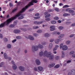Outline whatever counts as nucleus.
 Returning a JSON list of instances; mask_svg holds the SVG:
<instances>
[{"label": "nucleus", "mask_w": 75, "mask_h": 75, "mask_svg": "<svg viewBox=\"0 0 75 75\" xmlns=\"http://www.w3.org/2000/svg\"><path fill=\"white\" fill-rule=\"evenodd\" d=\"M37 32L38 33H42V30H39L37 31Z\"/></svg>", "instance_id": "obj_48"}, {"label": "nucleus", "mask_w": 75, "mask_h": 75, "mask_svg": "<svg viewBox=\"0 0 75 75\" xmlns=\"http://www.w3.org/2000/svg\"><path fill=\"white\" fill-rule=\"evenodd\" d=\"M55 59H57L58 60V59H59V56H57L55 57Z\"/></svg>", "instance_id": "obj_46"}, {"label": "nucleus", "mask_w": 75, "mask_h": 75, "mask_svg": "<svg viewBox=\"0 0 75 75\" xmlns=\"http://www.w3.org/2000/svg\"><path fill=\"white\" fill-rule=\"evenodd\" d=\"M36 63L38 65H40V61L38 59H37L35 61Z\"/></svg>", "instance_id": "obj_12"}, {"label": "nucleus", "mask_w": 75, "mask_h": 75, "mask_svg": "<svg viewBox=\"0 0 75 75\" xmlns=\"http://www.w3.org/2000/svg\"><path fill=\"white\" fill-rule=\"evenodd\" d=\"M11 22V19H8L6 21L1 24L0 25V28H3V27H5V25L8 26L9 23Z\"/></svg>", "instance_id": "obj_2"}, {"label": "nucleus", "mask_w": 75, "mask_h": 75, "mask_svg": "<svg viewBox=\"0 0 75 75\" xmlns=\"http://www.w3.org/2000/svg\"><path fill=\"white\" fill-rule=\"evenodd\" d=\"M51 55V52H48L47 51H45L43 53V56L44 57H48L50 56Z\"/></svg>", "instance_id": "obj_3"}, {"label": "nucleus", "mask_w": 75, "mask_h": 75, "mask_svg": "<svg viewBox=\"0 0 75 75\" xmlns=\"http://www.w3.org/2000/svg\"><path fill=\"white\" fill-rule=\"evenodd\" d=\"M33 35L34 37H37L38 35V34H37L36 33H33Z\"/></svg>", "instance_id": "obj_44"}, {"label": "nucleus", "mask_w": 75, "mask_h": 75, "mask_svg": "<svg viewBox=\"0 0 75 75\" xmlns=\"http://www.w3.org/2000/svg\"><path fill=\"white\" fill-rule=\"evenodd\" d=\"M64 34H63L60 35L58 37L59 38H62L64 37Z\"/></svg>", "instance_id": "obj_25"}, {"label": "nucleus", "mask_w": 75, "mask_h": 75, "mask_svg": "<svg viewBox=\"0 0 75 75\" xmlns=\"http://www.w3.org/2000/svg\"><path fill=\"white\" fill-rule=\"evenodd\" d=\"M21 32V30L18 29L15 30H14V33L15 34H18Z\"/></svg>", "instance_id": "obj_7"}, {"label": "nucleus", "mask_w": 75, "mask_h": 75, "mask_svg": "<svg viewBox=\"0 0 75 75\" xmlns=\"http://www.w3.org/2000/svg\"><path fill=\"white\" fill-rule=\"evenodd\" d=\"M71 60H68L67 61V63H71Z\"/></svg>", "instance_id": "obj_62"}, {"label": "nucleus", "mask_w": 75, "mask_h": 75, "mask_svg": "<svg viewBox=\"0 0 75 75\" xmlns=\"http://www.w3.org/2000/svg\"><path fill=\"white\" fill-rule=\"evenodd\" d=\"M24 18V16H20V17H19L18 18V20H21V19H23Z\"/></svg>", "instance_id": "obj_32"}, {"label": "nucleus", "mask_w": 75, "mask_h": 75, "mask_svg": "<svg viewBox=\"0 0 75 75\" xmlns=\"http://www.w3.org/2000/svg\"><path fill=\"white\" fill-rule=\"evenodd\" d=\"M59 30H62L64 28V27L62 26H60L58 28Z\"/></svg>", "instance_id": "obj_43"}, {"label": "nucleus", "mask_w": 75, "mask_h": 75, "mask_svg": "<svg viewBox=\"0 0 75 75\" xmlns=\"http://www.w3.org/2000/svg\"><path fill=\"white\" fill-rule=\"evenodd\" d=\"M29 39H30V40H34V38L33 36L30 35L28 36Z\"/></svg>", "instance_id": "obj_10"}, {"label": "nucleus", "mask_w": 75, "mask_h": 75, "mask_svg": "<svg viewBox=\"0 0 75 75\" xmlns=\"http://www.w3.org/2000/svg\"><path fill=\"white\" fill-rule=\"evenodd\" d=\"M39 28V27L38 26H33V29H37V28Z\"/></svg>", "instance_id": "obj_36"}, {"label": "nucleus", "mask_w": 75, "mask_h": 75, "mask_svg": "<svg viewBox=\"0 0 75 75\" xmlns=\"http://www.w3.org/2000/svg\"><path fill=\"white\" fill-rule=\"evenodd\" d=\"M55 64L54 63L52 64H49L48 66V67L49 68H52V67H54Z\"/></svg>", "instance_id": "obj_13"}, {"label": "nucleus", "mask_w": 75, "mask_h": 75, "mask_svg": "<svg viewBox=\"0 0 75 75\" xmlns=\"http://www.w3.org/2000/svg\"><path fill=\"white\" fill-rule=\"evenodd\" d=\"M54 18L55 20H59V18L57 17H55Z\"/></svg>", "instance_id": "obj_38"}, {"label": "nucleus", "mask_w": 75, "mask_h": 75, "mask_svg": "<svg viewBox=\"0 0 75 75\" xmlns=\"http://www.w3.org/2000/svg\"><path fill=\"white\" fill-rule=\"evenodd\" d=\"M4 56L5 59H8V57H7V54L6 53H5L4 54Z\"/></svg>", "instance_id": "obj_22"}, {"label": "nucleus", "mask_w": 75, "mask_h": 75, "mask_svg": "<svg viewBox=\"0 0 75 75\" xmlns=\"http://www.w3.org/2000/svg\"><path fill=\"white\" fill-rule=\"evenodd\" d=\"M38 70H39V71H42L43 68L42 67L40 66L39 67H38Z\"/></svg>", "instance_id": "obj_16"}, {"label": "nucleus", "mask_w": 75, "mask_h": 75, "mask_svg": "<svg viewBox=\"0 0 75 75\" xmlns=\"http://www.w3.org/2000/svg\"><path fill=\"white\" fill-rule=\"evenodd\" d=\"M72 57L73 58H75V54H74L72 55Z\"/></svg>", "instance_id": "obj_64"}, {"label": "nucleus", "mask_w": 75, "mask_h": 75, "mask_svg": "<svg viewBox=\"0 0 75 75\" xmlns=\"http://www.w3.org/2000/svg\"><path fill=\"white\" fill-rule=\"evenodd\" d=\"M49 57H50L49 59L50 60H53L54 59V56L52 55H50Z\"/></svg>", "instance_id": "obj_15"}, {"label": "nucleus", "mask_w": 75, "mask_h": 75, "mask_svg": "<svg viewBox=\"0 0 75 75\" xmlns=\"http://www.w3.org/2000/svg\"><path fill=\"white\" fill-rule=\"evenodd\" d=\"M62 46H63V44H61L60 45V49H61L62 48Z\"/></svg>", "instance_id": "obj_55"}, {"label": "nucleus", "mask_w": 75, "mask_h": 75, "mask_svg": "<svg viewBox=\"0 0 75 75\" xmlns=\"http://www.w3.org/2000/svg\"><path fill=\"white\" fill-rule=\"evenodd\" d=\"M52 47V43H50V44L49 46V49H51Z\"/></svg>", "instance_id": "obj_17"}, {"label": "nucleus", "mask_w": 75, "mask_h": 75, "mask_svg": "<svg viewBox=\"0 0 75 75\" xmlns=\"http://www.w3.org/2000/svg\"><path fill=\"white\" fill-rule=\"evenodd\" d=\"M45 37H49L50 36V35L48 33H46L45 34Z\"/></svg>", "instance_id": "obj_27"}, {"label": "nucleus", "mask_w": 75, "mask_h": 75, "mask_svg": "<svg viewBox=\"0 0 75 75\" xmlns=\"http://www.w3.org/2000/svg\"><path fill=\"white\" fill-rule=\"evenodd\" d=\"M38 48H43V46L42 45H39L38 46Z\"/></svg>", "instance_id": "obj_24"}, {"label": "nucleus", "mask_w": 75, "mask_h": 75, "mask_svg": "<svg viewBox=\"0 0 75 75\" xmlns=\"http://www.w3.org/2000/svg\"><path fill=\"white\" fill-rule=\"evenodd\" d=\"M43 55H44V53H43L42 51H41L39 53V56L40 57H42Z\"/></svg>", "instance_id": "obj_19"}, {"label": "nucleus", "mask_w": 75, "mask_h": 75, "mask_svg": "<svg viewBox=\"0 0 75 75\" xmlns=\"http://www.w3.org/2000/svg\"><path fill=\"white\" fill-rule=\"evenodd\" d=\"M44 23V21H35L33 23L34 24H41L42 23Z\"/></svg>", "instance_id": "obj_5"}, {"label": "nucleus", "mask_w": 75, "mask_h": 75, "mask_svg": "<svg viewBox=\"0 0 75 75\" xmlns=\"http://www.w3.org/2000/svg\"><path fill=\"white\" fill-rule=\"evenodd\" d=\"M71 16H74L75 15V12H74L72 13H71Z\"/></svg>", "instance_id": "obj_57"}, {"label": "nucleus", "mask_w": 75, "mask_h": 75, "mask_svg": "<svg viewBox=\"0 0 75 75\" xmlns=\"http://www.w3.org/2000/svg\"><path fill=\"white\" fill-rule=\"evenodd\" d=\"M54 41V39H51L50 40V42H53Z\"/></svg>", "instance_id": "obj_47"}, {"label": "nucleus", "mask_w": 75, "mask_h": 75, "mask_svg": "<svg viewBox=\"0 0 75 75\" xmlns=\"http://www.w3.org/2000/svg\"><path fill=\"white\" fill-rule=\"evenodd\" d=\"M37 0H32V1L29 4H28L26 6H25V8H23L22 9V10L20 11L15 16H14L12 18V19L11 18V22L12 21V20H16L17 19V17H18L20 16H23L25 15V14H21V13H23V12L25 11V10H26L29 7H30L31 6H33L34 4H33V3H38V1ZM10 19V18H9Z\"/></svg>", "instance_id": "obj_1"}, {"label": "nucleus", "mask_w": 75, "mask_h": 75, "mask_svg": "<svg viewBox=\"0 0 75 75\" xmlns=\"http://www.w3.org/2000/svg\"><path fill=\"white\" fill-rule=\"evenodd\" d=\"M51 23L52 24H56L57 23V22L56 21L53 20L52 21H51Z\"/></svg>", "instance_id": "obj_18"}, {"label": "nucleus", "mask_w": 75, "mask_h": 75, "mask_svg": "<svg viewBox=\"0 0 75 75\" xmlns=\"http://www.w3.org/2000/svg\"><path fill=\"white\" fill-rule=\"evenodd\" d=\"M11 63L13 65H15V63L13 61H11Z\"/></svg>", "instance_id": "obj_61"}, {"label": "nucleus", "mask_w": 75, "mask_h": 75, "mask_svg": "<svg viewBox=\"0 0 75 75\" xmlns=\"http://www.w3.org/2000/svg\"><path fill=\"white\" fill-rule=\"evenodd\" d=\"M62 40V39H57L55 40V42L56 44H58V43H59V42H60V41H61V40Z\"/></svg>", "instance_id": "obj_9"}, {"label": "nucleus", "mask_w": 75, "mask_h": 75, "mask_svg": "<svg viewBox=\"0 0 75 75\" xmlns=\"http://www.w3.org/2000/svg\"><path fill=\"white\" fill-rule=\"evenodd\" d=\"M57 50V48H56V47H55L53 48V51H56Z\"/></svg>", "instance_id": "obj_53"}, {"label": "nucleus", "mask_w": 75, "mask_h": 75, "mask_svg": "<svg viewBox=\"0 0 75 75\" xmlns=\"http://www.w3.org/2000/svg\"><path fill=\"white\" fill-rule=\"evenodd\" d=\"M17 8H14L13 10H12L11 13H14L16 12V11H17Z\"/></svg>", "instance_id": "obj_20"}, {"label": "nucleus", "mask_w": 75, "mask_h": 75, "mask_svg": "<svg viewBox=\"0 0 75 75\" xmlns=\"http://www.w3.org/2000/svg\"><path fill=\"white\" fill-rule=\"evenodd\" d=\"M9 6H10V7H13V4H12L10 3L9 4Z\"/></svg>", "instance_id": "obj_58"}, {"label": "nucleus", "mask_w": 75, "mask_h": 75, "mask_svg": "<svg viewBox=\"0 0 75 75\" xmlns=\"http://www.w3.org/2000/svg\"><path fill=\"white\" fill-rule=\"evenodd\" d=\"M4 64V62H2L0 64V67H3V65Z\"/></svg>", "instance_id": "obj_39"}, {"label": "nucleus", "mask_w": 75, "mask_h": 75, "mask_svg": "<svg viewBox=\"0 0 75 75\" xmlns=\"http://www.w3.org/2000/svg\"><path fill=\"white\" fill-rule=\"evenodd\" d=\"M62 49L63 51H65L68 49V47L66 45H64L62 47Z\"/></svg>", "instance_id": "obj_8"}, {"label": "nucleus", "mask_w": 75, "mask_h": 75, "mask_svg": "<svg viewBox=\"0 0 75 75\" xmlns=\"http://www.w3.org/2000/svg\"><path fill=\"white\" fill-rule=\"evenodd\" d=\"M13 69L14 70H16V69H17V66L16 65V64H14V65H13Z\"/></svg>", "instance_id": "obj_21"}, {"label": "nucleus", "mask_w": 75, "mask_h": 75, "mask_svg": "<svg viewBox=\"0 0 75 75\" xmlns=\"http://www.w3.org/2000/svg\"><path fill=\"white\" fill-rule=\"evenodd\" d=\"M14 26H15V25H14L13 24H11V25H10V26H9V27L11 28H13V27H14Z\"/></svg>", "instance_id": "obj_35"}, {"label": "nucleus", "mask_w": 75, "mask_h": 75, "mask_svg": "<svg viewBox=\"0 0 75 75\" xmlns=\"http://www.w3.org/2000/svg\"><path fill=\"white\" fill-rule=\"evenodd\" d=\"M63 16L64 17H66L67 16H70V14L67 13H64L63 15Z\"/></svg>", "instance_id": "obj_26"}, {"label": "nucleus", "mask_w": 75, "mask_h": 75, "mask_svg": "<svg viewBox=\"0 0 75 75\" xmlns=\"http://www.w3.org/2000/svg\"><path fill=\"white\" fill-rule=\"evenodd\" d=\"M74 51H71L69 52V54L70 55H72V54H74Z\"/></svg>", "instance_id": "obj_29"}, {"label": "nucleus", "mask_w": 75, "mask_h": 75, "mask_svg": "<svg viewBox=\"0 0 75 75\" xmlns=\"http://www.w3.org/2000/svg\"><path fill=\"white\" fill-rule=\"evenodd\" d=\"M69 7V6L67 5H65L63 6V8H65V7Z\"/></svg>", "instance_id": "obj_52"}, {"label": "nucleus", "mask_w": 75, "mask_h": 75, "mask_svg": "<svg viewBox=\"0 0 75 75\" xmlns=\"http://www.w3.org/2000/svg\"><path fill=\"white\" fill-rule=\"evenodd\" d=\"M65 57V53L64 51L62 52V57L64 58Z\"/></svg>", "instance_id": "obj_28"}, {"label": "nucleus", "mask_w": 75, "mask_h": 75, "mask_svg": "<svg viewBox=\"0 0 75 75\" xmlns=\"http://www.w3.org/2000/svg\"><path fill=\"white\" fill-rule=\"evenodd\" d=\"M16 39H17L18 40H20L21 38V36H17L16 37Z\"/></svg>", "instance_id": "obj_33"}, {"label": "nucleus", "mask_w": 75, "mask_h": 75, "mask_svg": "<svg viewBox=\"0 0 75 75\" xmlns=\"http://www.w3.org/2000/svg\"><path fill=\"white\" fill-rule=\"evenodd\" d=\"M4 40L5 42H6V41H7V39L6 38H4Z\"/></svg>", "instance_id": "obj_54"}, {"label": "nucleus", "mask_w": 75, "mask_h": 75, "mask_svg": "<svg viewBox=\"0 0 75 75\" xmlns=\"http://www.w3.org/2000/svg\"><path fill=\"white\" fill-rule=\"evenodd\" d=\"M50 18H45V20L47 21H50Z\"/></svg>", "instance_id": "obj_42"}, {"label": "nucleus", "mask_w": 75, "mask_h": 75, "mask_svg": "<svg viewBox=\"0 0 75 75\" xmlns=\"http://www.w3.org/2000/svg\"><path fill=\"white\" fill-rule=\"evenodd\" d=\"M60 67V65L59 64H57L54 67V68H59Z\"/></svg>", "instance_id": "obj_23"}, {"label": "nucleus", "mask_w": 75, "mask_h": 75, "mask_svg": "<svg viewBox=\"0 0 75 75\" xmlns=\"http://www.w3.org/2000/svg\"><path fill=\"white\" fill-rule=\"evenodd\" d=\"M34 70L35 71H37V68L36 67H35L34 68Z\"/></svg>", "instance_id": "obj_63"}, {"label": "nucleus", "mask_w": 75, "mask_h": 75, "mask_svg": "<svg viewBox=\"0 0 75 75\" xmlns=\"http://www.w3.org/2000/svg\"><path fill=\"white\" fill-rule=\"evenodd\" d=\"M50 31H54L55 30V26H51L50 27Z\"/></svg>", "instance_id": "obj_6"}, {"label": "nucleus", "mask_w": 75, "mask_h": 75, "mask_svg": "<svg viewBox=\"0 0 75 75\" xmlns=\"http://www.w3.org/2000/svg\"><path fill=\"white\" fill-rule=\"evenodd\" d=\"M74 11L70 9V10H69V13H74Z\"/></svg>", "instance_id": "obj_30"}, {"label": "nucleus", "mask_w": 75, "mask_h": 75, "mask_svg": "<svg viewBox=\"0 0 75 75\" xmlns=\"http://www.w3.org/2000/svg\"><path fill=\"white\" fill-rule=\"evenodd\" d=\"M19 69L21 71H24V69L25 68L23 66H20L19 67Z\"/></svg>", "instance_id": "obj_11"}, {"label": "nucleus", "mask_w": 75, "mask_h": 75, "mask_svg": "<svg viewBox=\"0 0 75 75\" xmlns=\"http://www.w3.org/2000/svg\"><path fill=\"white\" fill-rule=\"evenodd\" d=\"M17 24V21H15L14 22L13 25H16Z\"/></svg>", "instance_id": "obj_37"}, {"label": "nucleus", "mask_w": 75, "mask_h": 75, "mask_svg": "<svg viewBox=\"0 0 75 75\" xmlns=\"http://www.w3.org/2000/svg\"><path fill=\"white\" fill-rule=\"evenodd\" d=\"M42 44L43 45H46V44H47V43L46 42H42Z\"/></svg>", "instance_id": "obj_41"}, {"label": "nucleus", "mask_w": 75, "mask_h": 75, "mask_svg": "<svg viewBox=\"0 0 75 75\" xmlns=\"http://www.w3.org/2000/svg\"><path fill=\"white\" fill-rule=\"evenodd\" d=\"M16 41H17L16 39H14L12 41V42L13 43H14V42H16Z\"/></svg>", "instance_id": "obj_56"}, {"label": "nucleus", "mask_w": 75, "mask_h": 75, "mask_svg": "<svg viewBox=\"0 0 75 75\" xmlns=\"http://www.w3.org/2000/svg\"><path fill=\"white\" fill-rule=\"evenodd\" d=\"M34 10V9H30L29 10V11H32Z\"/></svg>", "instance_id": "obj_59"}, {"label": "nucleus", "mask_w": 75, "mask_h": 75, "mask_svg": "<svg viewBox=\"0 0 75 75\" xmlns=\"http://www.w3.org/2000/svg\"><path fill=\"white\" fill-rule=\"evenodd\" d=\"M56 11H59V9L57 8H56L54 9Z\"/></svg>", "instance_id": "obj_51"}, {"label": "nucleus", "mask_w": 75, "mask_h": 75, "mask_svg": "<svg viewBox=\"0 0 75 75\" xmlns=\"http://www.w3.org/2000/svg\"><path fill=\"white\" fill-rule=\"evenodd\" d=\"M38 50V47L37 45L33 46L32 47V50L33 51H37Z\"/></svg>", "instance_id": "obj_4"}, {"label": "nucleus", "mask_w": 75, "mask_h": 75, "mask_svg": "<svg viewBox=\"0 0 75 75\" xmlns=\"http://www.w3.org/2000/svg\"><path fill=\"white\" fill-rule=\"evenodd\" d=\"M51 16V15L50 14H48L47 15H46L45 16V18H47V17H50Z\"/></svg>", "instance_id": "obj_40"}, {"label": "nucleus", "mask_w": 75, "mask_h": 75, "mask_svg": "<svg viewBox=\"0 0 75 75\" xmlns=\"http://www.w3.org/2000/svg\"><path fill=\"white\" fill-rule=\"evenodd\" d=\"M7 47L8 48H11V45L10 44H8L7 46Z\"/></svg>", "instance_id": "obj_34"}, {"label": "nucleus", "mask_w": 75, "mask_h": 75, "mask_svg": "<svg viewBox=\"0 0 75 75\" xmlns=\"http://www.w3.org/2000/svg\"><path fill=\"white\" fill-rule=\"evenodd\" d=\"M40 18V16H38L37 17H34V18H35V19H39V18Z\"/></svg>", "instance_id": "obj_49"}, {"label": "nucleus", "mask_w": 75, "mask_h": 75, "mask_svg": "<svg viewBox=\"0 0 75 75\" xmlns=\"http://www.w3.org/2000/svg\"><path fill=\"white\" fill-rule=\"evenodd\" d=\"M70 41L68 40L66 42V43L67 45H68V44L70 43Z\"/></svg>", "instance_id": "obj_45"}, {"label": "nucleus", "mask_w": 75, "mask_h": 75, "mask_svg": "<svg viewBox=\"0 0 75 75\" xmlns=\"http://www.w3.org/2000/svg\"><path fill=\"white\" fill-rule=\"evenodd\" d=\"M0 38H3V35H2V34H0Z\"/></svg>", "instance_id": "obj_60"}, {"label": "nucleus", "mask_w": 75, "mask_h": 75, "mask_svg": "<svg viewBox=\"0 0 75 75\" xmlns=\"http://www.w3.org/2000/svg\"><path fill=\"white\" fill-rule=\"evenodd\" d=\"M20 29L23 31H27V29L25 28H20Z\"/></svg>", "instance_id": "obj_31"}, {"label": "nucleus", "mask_w": 75, "mask_h": 75, "mask_svg": "<svg viewBox=\"0 0 75 75\" xmlns=\"http://www.w3.org/2000/svg\"><path fill=\"white\" fill-rule=\"evenodd\" d=\"M71 74H72L73 75H75V69H72L71 70Z\"/></svg>", "instance_id": "obj_14"}, {"label": "nucleus", "mask_w": 75, "mask_h": 75, "mask_svg": "<svg viewBox=\"0 0 75 75\" xmlns=\"http://www.w3.org/2000/svg\"><path fill=\"white\" fill-rule=\"evenodd\" d=\"M74 35H75L74 34H71L70 36L69 37L71 38V37H73Z\"/></svg>", "instance_id": "obj_50"}]
</instances>
